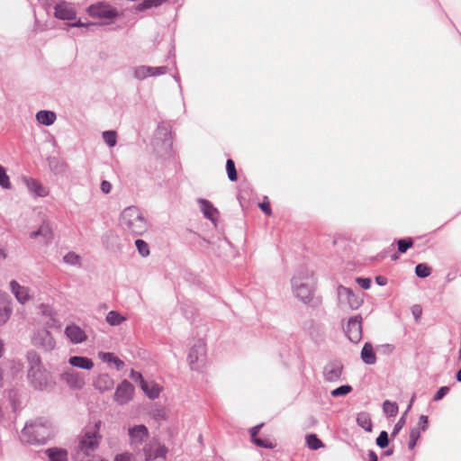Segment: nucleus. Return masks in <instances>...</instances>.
Masks as SVG:
<instances>
[{
  "label": "nucleus",
  "instance_id": "774afa93",
  "mask_svg": "<svg viewBox=\"0 0 461 461\" xmlns=\"http://www.w3.org/2000/svg\"><path fill=\"white\" fill-rule=\"evenodd\" d=\"M5 252L3 249H0V258H5Z\"/></svg>",
  "mask_w": 461,
  "mask_h": 461
},
{
  "label": "nucleus",
  "instance_id": "4be33fe9",
  "mask_svg": "<svg viewBox=\"0 0 461 461\" xmlns=\"http://www.w3.org/2000/svg\"><path fill=\"white\" fill-rule=\"evenodd\" d=\"M30 237L32 239L41 237L44 243L48 244L52 240L53 238L52 228L49 222L44 221L37 230L32 231L30 233Z\"/></svg>",
  "mask_w": 461,
  "mask_h": 461
},
{
  "label": "nucleus",
  "instance_id": "ddd939ff",
  "mask_svg": "<svg viewBox=\"0 0 461 461\" xmlns=\"http://www.w3.org/2000/svg\"><path fill=\"white\" fill-rule=\"evenodd\" d=\"M54 15L59 20H73L76 18V11L70 4L61 1L56 5Z\"/></svg>",
  "mask_w": 461,
  "mask_h": 461
},
{
  "label": "nucleus",
  "instance_id": "b1692460",
  "mask_svg": "<svg viewBox=\"0 0 461 461\" xmlns=\"http://www.w3.org/2000/svg\"><path fill=\"white\" fill-rule=\"evenodd\" d=\"M198 203L204 217L212 221H215L216 216L219 213L218 210L208 200L201 198L198 200Z\"/></svg>",
  "mask_w": 461,
  "mask_h": 461
},
{
  "label": "nucleus",
  "instance_id": "3c124183",
  "mask_svg": "<svg viewBox=\"0 0 461 461\" xmlns=\"http://www.w3.org/2000/svg\"><path fill=\"white\" fill-rule=\"evenodd\" d=\"M253 443H255L258 447H264V448H269L272 449L275 447V445L267 440H264L258 438H254V440H252Z\"/></svg>",
  "mask_w": 461,
  "mask_h": 461
},
{
  "label": "nucleus",
  "instance_id": "79ce46f5",
  "mask_svg": "<svg viewBox=\"0 0 461 461\" xmlns=\"http://www.w3.org/2000/svg\"><path fill=\"white\" fill-rule=\"evenodd\" d=\"M352 391V387L348 384L341 385L331 391L330 394L333 397L344 396Z\"/></svg>",
  "mask_w": 461,
  "mask_h": 461
},
{
  "label": "nucleus",
  "instance_id": "0eeeda50",
  "mask_svg": "<svg viewBox=\"0 0 461 461\" xmlns=\"http://www.w3.org/2000/svg\"><path fill=\"white\" fill-rule=\"evenodd\" d=\"M339 304L341 308L357 309L363 303V300L357 296L353 291L343 285H339L337 290Z\"/></svg>",
  "mask_w": 461,
  "mask_h": 461
},
{
  "label": "nucleus",
  "instance_id": "37998d69",
  "mask_svg": "<svg viewBox=\"0 0 461 461\" xmlns=\"http://www.w3.org/2000/svg\"><path fill=\"white\" fill-rule=\"evenodd\" d=\"M135 245H136V248H137L139 253L142 257L149 256V246L146 241H144L143 240H136Z\"/></svg>",
  "mask_w": 461,
  "mask_h": 461
},
{
  "label": "nucleus",
  "instance_id": "ea45409f",
  "mask_svg": "<svg viewBox=\"0 0 461 461\" xmlns=\"http://www.w3.org/2000/svg\"><path fill=\"white\" fill-rule=\"evenodd\" d=\"M226 170L228 177L230 181H236L238 178L235 164L232 159H228L226 162Z\"/></svg>",
  "mask_w": 461,
  "mask_h": 461
},
{
  "label": "nucleus",
  "instance_id": "5fc2aeb1",
  "mask_svg": "<svg viewBox=\"0 0 461 461\" xmlns=\"http://www.w3.org/2000/svg\"><path fill=\"white\" fill-rule=\"evenodd\" d=\"M428 423H429L428 416L421 415L419 420V425L420 426V429H421L422 431H425L428 428Z\"/></svg>",
  "mask_w": 461,
  "mask_h": 461
},
{
  "label": "nucleus",
  "instance_id": "680f3d73",
  "mask_svg": "<svg viewBox=\"0 0 461 461\" xmlns=\"http://www.w3.org/2000/svg\"><path fill=\"white\" fill-rule=\"evenodd\" d=\"M412 313L417 320L420 318V316L421 314V309L419 306H414L412 309Z\"/></svg>",
  "mask_w": 461,
  "mask_h": 461
},
{
  "label": "nucleus",
  "instance_id": "7ed1b4c3",
  "mask_svg": "<svg viewBox=\"0 0 461 461\" xmlns=\"http://www.w3.org/2000/svg\"><path fill=\"white\" fill-rule=\"evenodd\" d=\"M314 285L313 274L308 269L299 270L292 279L293 293L303 303H308L312 300Z\"/></svg>",
  "mask_w": 461,
  "mask_h": 461
},
{
  "label": "nucleus",
  "instance_id": "de8ad7c7",
  "mask_svg": "<svg viewBox=\"0 0 461 461\" xmlns=\"http://www.w3.org/2000/svg\"><path fill=\"white\" fill-rule=\"evenodd\" d=\"M376 444L382 448H384L389 444L388 434L386 431H381L376 438Z\"/></svg>",
  "mask_w": 461,
  "mask_h": 461
},
{
  "label": "nucleus",
  "instance_id": "a18cd8bd",
  "mask_svg": "<svg viewBox=\"0 0 461 461\" xmlns=\"http://www.w3.org/2000/svg\"><path fill=\"white\" fill-rule=\"evenodd\" d=\"M165 1L166 0H144L141 4H140L139 10H145L153 6H158Z\"/></svg>",
  "mask_w": 461,
  "mask_h": 461
},
{
  "label": "nucleus",
  "instance_id": "a19ab883",
  "mask_svg": "<svg viewBox=\"0 0 461 461\" xmlns=\"http://www.w3.org/2000/svg\"><path fill=\"white\" fill-rule=\"evenodd\" d=\"M149 77H157L164 75L167 71V68L165 66L161 67H149L146 66Z\"/></svg>",
  "mask_w": 461,
  "mask_h": 461
},
{
  "label": "nucleus",
  "instance_id": "5701e85b",
  "mask_svg": "<svg viewBox=\"0 0 461 461\" xmlns=\"http://www.w3.org/2000/svg\"><path fill=\"white\" fill-rule=\"evenodd\" d=\"M68 364L77 368L91 370L94 367V362L92 359L86 357L73 356L68 360Z\"/></svg>",
  "mask_w": 461,
  "mask_h": 461
},
{
  "label": "nucleus",
  "instance_id": "473e14b6",
  "mask_svg": "<svg viewBox=\"0 0 461 461\" xmlns=\"http://www.w3.org/2000/svg\"><path fill=\"white\" fill-rule=\"evenodd\" d=\"M383 410H384V412L388 417H394L398 413V405L394 402L386 400L383 403Z\"/></svg>",
  "mask_w": 461,
  "mask_h": 461
},
{
  "label": "nucleus",
  "instance_id": "e433bc0d",
  "mask_svg": "<svg viewBox=\"0 0 461 461\" xmlns=\"http://www.w3.org/2000/svg\"><path fill=\"white\" fill-rule=\"evenodd\" d=\"M415 274L420 278H425L431 274V268L425 264H418L415 267Z\"/></svg>",
  "mask_w": 461,
  "mask_h": 461
},
{
  "label": "nucleus",
  "instance_id": "9b49d317",
  "mask_svg": "<svg viewBox=\"0 0 461 461\" xmlns=\"http://www.w3.org/2000/svg\"><path fill=\"white\" fill-rule=\"evenodd\" d=\"M345 332L350 341L359 342L362 339V317L360 315L351 317L348 321Z\"/></svg>",
  "mask_w": 461,
  "mask_h": 461
},
{
  "label": "nucleus",
  "instance_id": "58836bf2",
  "mask_svg": "<svg viewBox=\"0 0 461 461\" xmlns=\"http://www.w3.org/2000/svg\"><path fill=\"white\" fill-rule=\"evenodd\" d=\"M116 132L113 131H106L103 132V140L109 147L116 145Z\"/></svg>",
  "mask_w": 461,
  "mask_h": 461
},
{
  "label": "nucleus",
  "instance_id": "052dcab7",
  "mask_svg": "<svg viewBox=\"0 0 461 461\" xmlns=\"http://www.w3.org/2000/svg\"><path fill=\"white\" fill-rule=\"evenodd\" d=\"M375 282L378 285H385L387 284V278L382 276L375 277Z\"/></svg>",
  "mask_w": 461,
  "mask_h": 461
},
{
  "label": "nucleus",
  "instance_id": "7c9ffc66",
  "mask_svg": "<svg viewBox=\"0 0 461 461\" xmlns=\"http://www.w3.org/2000/svg\"><path fill=\"white\" fill-rule=\"evenodd\" d=\"M27 359L30 365L29 371H35L36 369L43 368L39 355L34 351H30L27 354Z\"/></svg>",
  "mask_w": 461,
  "mask_h": 461
},
{
  "label": "nucleus",
  "instance_id": "423d86ee",
  "mask_svg": "<svg viewBox=\"0 0 461 461\" xmlns=\"http://www.w3.org/2000/svg\"><path fill=\"white\" fill-rule=\"evenodd\" d=\"M205 355H206L205 344L203 341L198 340L191 348L188 357H187L188 365L191 367V369H193V370L201 369L204 365Z\"/></svg>",
  "mask_w": 461,
  "mask_h": 461
},
{
  "label": "nucleus",
  "instance_id": "cd10ccee",
  "mask_svg": "<svg viewBox=\"0 0 461 461\" xmlns=\"http://www.w3.org/2000/svg\"><path fill=\"white\" fill-rule=\"evenodd\" d=\"M98 357L104 362L113 364L117 370H121L124 366L123 361L115 357L113 353L99 352Z\"/></svg>",
  "mask_w": 461,
  "mask_h": 461
},
{
  "label": "nucleus",
  "instance_id": "4d7b16f0",
  "mask_svg": "<svg viewBox=\"0 0 461 461\" xmlns=\"http://www.w3.org/2000/svg\"><path fill=\"white\" fill-rule=\"evenodd\" d=\"M101 190L104 194H109L112 190V185L110 182L104 180L101 183Z\"/></svg>",
  "mask_w": 461,
  "mask_h": 461
},
{
  "label": "nucleus",
  "instance_id": "dca6fc26",
  "mask_svg": "<svg viewBox=\"0 0 461 461\" xmlns=\"http://www.w3.org/2000/svg\"><path fill=\"white\" fill-rule=\"evenodd\" d=\"M10 289L14 294L16 300L22 304L26 303L32 299L30 289L26 286L21 285L15 280L10 282Z\"/></svg>",
  "mask_w": 461,
  "mask_h": 461
},
{
  "label": "nucleus",
  "instance_id": "338daca9",
  "mask_svg": "<svg viewBox=\"0 0 461 461\" xmlns=\"http://www.w3.org/2000/svg\"><path fill=\"white\" fill-rule=\"evenodd\" d=\"M456 380L458 382H461V368L458 370V372L456 374Z\"/></svg>",
  "mask_w": 461,
  "mask_h": 461
},
{
  "label": "nucleus",
  "instance_id": "f257e3e1",
  "mask_svg": "<svg viewBox=\"0 0 461 461\" xmlns=\"http://www.w3.org/2000/svg\"><path fill=\"white\" fill-rule=\"evenodd\" d=\"M53 436L52 423L43 417L28 421L22 430V438L32 445H43Z\"/></svg>",
  "mask_w": 461,
  "mask_h": 461
},
{
  "label": "nucleus",
  "instance_id": "8fccbe9b",
  "mask_svg": "<svg viewBox=\"0 0 461 461\" xmlns=\"http://www.w3.org/2000/svg\"><path fill=\"white\" fill-rule=\"evenodd\" d=\"M130 377L136 383L140 384V386H146V381L143 379L142 375L135 370L131 371Z\"/></svg>",
  "mask_w": 461,
  "mask_h": 461
},
{
  "label": "nucleus",
  "instance_id": "39448f33",
  "mask_svg": "<svg viewBox=\"0 0 461 461\" xmlns=\"http://www.w3.org/2000/svg\"><path fill=\"white\" fill-rule=\"evenodd\" d=\"M28 378L31 384L36 390L51 391L56 386V382L51 374L44 367L35 371H28Z\"/></svg>",
  "mask_w": 461,
  "mask_h": 461
},
{
  "label": "nucleus",
  "instance_id": "6e6d98bb",
  "mask_svg": "<svg viewBox=\"0 0 461 461\" xmlns=\"http://www.w3.org/2000/svg\"><path fill=\"white\" fill-rule=\"evenodd\" d=\"M131 454L130 453H122L120 455H117L114 458V461H131Z\"/></svg>",
  "mask_w": 461,
  "mask_h": 461
},
{
  "label": "nucleus",
  "instance_id": "20e7f679",
  "mask_svg": "<svg viewBox=\"0 0 461 461\" xmlns=\"http://www.w3.org/2000/svg\"><path fill=\"white\" fill-rule=\"evenodd\" d=\"M99 424L95 423L94 427L86 429L78 438V444L73 453L76 456H86L93 454L99 446L100 436L98 434Z\"/></svg>",
  "mask_w": 461,
  "mask_h": 461
},
{
  "label": "nucleus",
  "instance_id": "f704fd0d",
  "mask_svg": "<svg viewBox=\"0 0 461 461\" xmlns=\"http://www.w3.org/2000/svg\"><path fill=\"white\" fill-rule=\"evenodd\" d=\"M413 401H414V396L411 398V402H410V404H409V406L407 408V411L399 419V420L395 423V425L393 427V429L392 431V436L393 437H395L400 432V430L403 428V426L405 425V421H406L405 416L407 414V411L411 409Z\"/></svg>",
  "mask_w": 461,
  "mask_h": 461
},
{
  "label": "nucleus",
  "instance_id": "4c0bfd02",
  "mask_svg": "<svg viewBox=\"0 0 461 461\" xmlns=\"http://www.w3.org/2000/svg\"><path fill=\"white\" fill-rule=\"evenodd\" d=\"M308 447L311 449L317 450L320 447H323L322 442L317 438L316 435L311 434L306 438Z\"/></svg>",
  "mask_w": 461,
  "mask_h": 461
},
{
  "label": "nucleus",
  "instance_id": "aec40b11",
  "mask_svg": "<svg viewBox=\"0 0 461 461\" xmlns=\"http://www.w3.org/2000/svg\"><path fill=\"white\" fill-rule=\"evenodd\" d=\"M23 182L29 191L36 196L45 197L49 194V191L39 181L30 177H24Z\"/></svg>",
  "mask_w": 461,
  "mask_h": 461
},
{
  "label": "nucleus",
  "instance_id": "09e8293b",
  "mask_svg": "<svg viewBox=\"0 0 461 461\" xmlns=\"http://www.w3.org/2000/svg\"><path fill=\"white\" fill-rule=\"evenodd\" d=\"M398 250L401 252V253H404L406 252V250L412 247L413 245V242L411 239H408V240H398Z\"/></svg>",
  "mask_w": 461,
  "mask_h": 461
},
{
  "label": "nucleus",
  "instance_id": "f3484780",
  "mask_svg": "<svg viewBox=\"0 0 461 461\" xmlns=\"http://www.w3.org/2000/svg\"><path fill=\"white\" fill-rule=\"evenodd\" d=\"M12 312V302L9 295L0 292V326L9 320Z\"/></svg>",
  "mask_w": 461,
  "mask_h": 461
},
{
  "label": "nucleus",
  "instance_id": "c756f323",
  "mask_svg": "<svg viewBox=\"0 0 461 461\" xmlns=\"http://www.w3.org/2000/svg\"><path fill=\"white\" fill-rule=\"evenodd\" d=\"M140 388L150 399H156L159 396L160 388L158 384L146 382V386L141 385Z\"/></svg>",
  "mask_w": 461,
  "mask_h": 461
},
{
  "label": "nucleus",
  "instance_id": "13d9d810",
  "mask_svg": "<svg viewBox=\"0 0 461 461\" xmlns=\"http://www.w3.org/2000/svg\"><path fill=\"white\" fill-rule=\"evenodd\" d=\"M263 425V423L258 424L250 429L251 440H254V438H257V434L259 432Z\"/></svg>",
  "mask_w": 461,
  "mask_h": 461
},
{
  "label": "nucleus",
  "instance_id": "603ef678",
  "mask_svg": "<svg viewBox=\"0 0 461 461\" xmlns=\"http://www.w3.org/2000/svg\"><path fill=\"white\" fill-rule=\"evenodd\" d=\"M449 391V387L447 386H442L440 387L437 393L434 395L433 400L434 401H439L441 400Z\"/></svg>",
  "mask_w": 461,
  "mask_h": 461
},
{
  "label": "nucleus",
  "instance_id": "2f4dec72",
  "mask_svg": "<svg viewBox=\"0 0 461 461\" xmlns=\"http://www.w3.org/2000/svg\"><path fill=\"white\" fill-rule=\"evenodd\" d=\"M126 319L116 311H111L106 315V321L112 326L120 325Z\"/></svg>",
  "mask_w": 461,
  "mask_h": 461
},
{
  "label": "nucleus",
  "instance_id": "4468645a",
  "mask_svg": "<svg viewBox=\"0 0 461 461\" xmlns=\"http://www.w3.org/2000/svg\"><path fill=\"white\" fill-rule=\"evenodd\" d=\"M88 13L91 16L99 18H113L117 14L113 8L102 3L89 6Z\"/></svg>",
  "mask_w": 461,
  "mask_h": 461
},
{
  "label": "nucleus",
  "instance_id": "c85d7f7f",
  "mask_svg": "<svg viewBox=\"0 0 461 461\" xmlns=\"http://www.w3.org/2000/svg\"><path fill=\"white\" fill-rule=\"evenodd\" d=\"M357 423L358 426L363 428L366 431L371 432L372 431V421L370 415L367 412H360L357 416Z\"/></svg>",
  "mask_w": 461,
  "mask_h": 461
},
{
  "label": "nucleus",
  "instance_id": "a211bd4d",
  "mask_svg": "<svg viewBox=\"0 0 461 461\" xmlns=\"http://www.w3.org/2000/svg\"><path fill=\"white\" fill-rule=\"evenodd\" d=\"M65 334L73 344L82 343L87 339L86 332L75 324L67 326L65 329Z\"/></svg>",
  "mask_w": 461,
  "mask_h": 461
},
{
  "label": "nucleus",
  "instance_id": "f03ea898",
  "mask_svg": "<svg viewBox=\"0 0 461 461\" xmlns=\"http://www.w3.org/2000/svg\"><path fill=\"white\" fill-rule=\"evenodd\" d=\"M120 223L123 230L136 236H141L148 230V221L136 206H129L122 212Z\"/></svg>",
  "mask_w": 461,
  "mask_h": 461
},
{
  "label": "nucleus",
  "instance_id": "bf43d9fd",
  "mask_svg": "<svg viewBox=\"0 0 461 461\" xmlns=\"http://www.w3.org/2000/svg\"><path fill=\"white\" fill-rule=\"evenodd\" d=\"M261 210L267 215H270L271 214V210H270V206H269V203H260L259 204Z\"/></svg>",
  "mask_w": 461,
  "mask_h": 461
},
{
  "label": "nucleus",
  "instance_id": "864d4df0",
  "mask_svg": "<svg viewBox=\"0 0 461 461\" xmlns=\"http://www.w3.org/2000/svg\"><path fill=\"white\" fill-rule=\"evenodd\" d=\"M357 283L363 289H368L371 286V279L370 278L357 277Z\"/></svg>",
  "mask_w": 461,
  "mask_h": 461
},
{
  "label": "nucleus",
  "instance_id": "412c9836",
  "mask_svg": "<svg viewBox=\"0 0 461 461\" xmlns=\"http://www.w3.org/2000/svg\"><path fill=\"white\" fill-rule=\"evenodd\" d=\"M114 385L113 379L107 374H101L94 381V386L101 393H104L113 389Z\"/></svg>",
  "mask_w": 461,
  "mask_h": 461
},
{
  "label": "nucleus",
  "instance_id": "6ab92c4d",
  "mask_svg": "<svg viewBox=\"0 0 461 461\" xmlns=\"http://www.w3.org/2000/svg\"><path fill=\"white\" fill-rule=\"evenodd\" d=\"M146 461H153L157 458H165L167 453L166 447L159 444L149 445L144 448Z\"/></svg>",
  "mask_w": 461,
  "mask_h": 461
},
{
  "label": "nucleus",
  "instance_id": "c03bdc74",
  "mask_svg": "<svg viewBox=\"0 0 461 461\" xmlns=\"http://www.w3.org/2000/svg\"><path fill=\"white\" fill-rule=\"evenodd\" d=\"M0 185L5 189H9L11 187L9 176L6 175V172L2 166H0Z\"/></svg>",
  "mask_w": 461,
  "mask_h": 461
},
{
  "label": "nucleus",
  "instance_id": "f8f14e48",
  "mask_svg": "<svg viewBox=\"0 0 461 461\" xmlns=\"http://www.w3.org/2000/svg\"><path fill=\"white\" fill-rule=\"evenodd\" d=\"M129 437L131 440V445L140 446L149 437L148 429L144 425H136L129 429Z\"/></svg>",
  "mask_w": 461,
  "mask_h": 461
},
{
  "label": "nucleus",
  "instance_id": "72a5a7b5",
  "mask_svg": "<svg viewBox=\"0 0 461 461\" xmlns=\"http://www.w3.org/2000/svg\"><path fill=\"white\" fill-rule=\"evenodd\" d=\"M63 260L66 264L75 266L77 267H81V257L75 252H68L63 258Z\"/></svg>",
  "mask_w": 461,
  "mask_h": 461
},
{
  "label": "nucleus",
  "instance_id": "1a4fd4ad",
  "mask_svg": "<svg viewBox=\"0 0 461 461\" xmlns=\"http://www.w3.org/2000/svg\"><path fill=\"white\" fill-rule=\"evenodd\" d=\"M134 394V386L127 380L118 384L113 394V400L120 405L130 402Z\"/></svg>",
  "mask_w": 461,
  "mask_h": 461
},
{
  "label": "nucleus",
  "instance_id": "2eb2a0df",
  "mask_svg": "<svg viewBox=\"0 0 461 461\" xmlns=\"http://www.w3.org/2000/svg\"><path fill=\"white\" fill-rule=\"evenodd\" d=\"M343 366L339 362L328 364L323 371V376L327 382H337L342 375Z\"/></svg>",
  "mask_w": 461,
  "mask_h": 461
},
{
  "label": "nucleus",
  "instance_id": "393cba45",
  "mask_svg": "<svg viewBox=\"0 0 461 461\" xmlns=\"http://www.w3.org/2000/svg\"><path fill=\"white\" fill-rule=\"evenodd\" d=\"M36 120L42 125L50 126L56 121V113L51 111L41 110L36 113Z\"/></svg>",
  "mask_w": 461,
  "mask_h": 461
},
{
  "label": "nucleus",
  "instance_id": "49530a36",
  "mask_svg": "<svg viewBox=\"0 0 461 461\" xmlns=\"http://www.w3.org/2000/svg\"><path fill=\"white\" fill-rule=\"evenodd\" d=\"M146 69H147L146 66H139V67L135 68L134 77L139 80H143V79L147 78L149 76H148V71Z\"/></svg>",
  "mask_w": 461,
  "mask_h": 461
},
{
  "label": "nucleus",
  "instance_id": "0e129e2a",
  "mask_svg": "<svg viewBox=\"0 0 461 461\" xmlns=\"http://www.w3.org/2000/svg\"><path fill=\"white\" fill-rule=\"evenodd\" d=\"M70 26L80 27V26H84V23H82L81 22H77V23H71Z\"/></svg>",
  "mask_w": 461,
  "mask_h": 461
},
{
  "label": "nucleus",
  "instance_id": "e2e57ef3",
  "mask_svg": "<svg viewBox=\"0 0 461 461\" xmlns=\"http://www.w3.org/2000/svg\"><path fill=\"white\" fill-rule=\"evenodd\" d=\"M377 460H378L377 455L374 451L370 450L368 452V461H377Z\"/></svg>",
  "mask_w": 461,
  "mask_h": 461
},
{
  "label": "nucleus",
  "instance_id": "9d476101",
  "mask_svg": "<svg viewBox=\"0 0 461 461\" xmlns=\"http://www.w3.org/2000/svg\"><path fill=\"white\" fill-rule=\"evenodd\" d=\"M60 379L73 390H81L86 385L85 376L73 369H68L60 375Z\"/></svg>",
  "mask_w": 461,
  "mask_h": 461
},
{
  "label": "nucleus",
  "instance_id": "c9c22d12",
  "mask_svg": "<svg viewBox=\"0 0 461 461\" xmlns=\"http://www.w3.org/2000/svg\"><path fill=\"white\" fill-rule=\"evenodd\" d=\"M420 437V428H413L411 429L410 436H409V442H408V447L410 449L414 448Z\"/></svg>",
  "mask_w": 461,
  "mask_h": 461
},
{
  "label": "nucleus",
  "instance_id": "a878e982",
  "mask_svg": "<svg viewBox=\"0 0 461 461\" xmlns=\"http://www.w3.org/2000/svg\"><path fill=\"white\" fill-rule=\"evenodd\" d=\"M361 358L367 365H373L375 363L376 357L370 343L366 342L364 345L361 350Z\"/></svg>",
  "mask_w": 461,
  "mask_h": 461
},
{
  "label": "nucleus",
  "instance_id": "bb28decb",
  "mask_svg": "<svg viewBox=\"0 0 461 461\" xmlns=\"http://www.w3.org/2000/svg\"><path fill=\"white\" fill-rule=\"evenodd\" d=\"M46 454L50 461H67L68 451L63 448L52 447L46 450Z\"/></svg>",
  "mask_w": 461,
  "mask_h": 461
},
{
  "label": "nucleus",
  "instance_id": "6e6552de",
  "mask_svg": "<svg viewBox=\"0 0 461 461\" xmlns=\"http://www.w3.org/2000/svg\"><path fill=\"white\" fill-rule=\"evenodd\" d=\"M32 343L44 351H51L56 346L55 339L51 333L45 329L34 332L32 337Z\"/></svg>",
  "mask_w": 461,
  "mask_h": 461
},
{
  "label": "nucleus",
  "instance_id": "69168bd1",
  "mask_svg": "<svg viewBox=\"0 0 461 461\" xmlns=\"http://www.w3.org/2000/svg\"><path fill=\"white\" fill-rule=\"evenodd\" d=\"M3 351H4V344H3L2 340L0 339V357L3 355Z\"/></svg>",
  "mask_w": 461,
  "mask_h": 461
}]
</instances>
